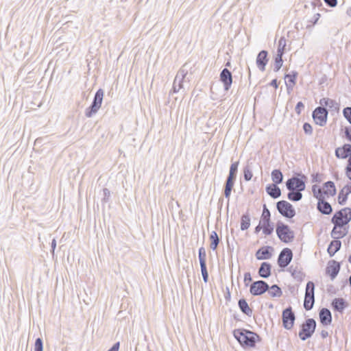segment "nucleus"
Masks as SVG:
<instances>
[{
    "label": "nucleus",
    "mask_w": 351,
    "mask_h": 351,
    "mask_svg": "<svg viewBox=\"0 0 351 351\" xmlns=\"http://www.w3.org/2000/svg\"><path fill=\"white\" fill-rule=\"evenodd\" d=\"M319 322L324 326L330 325L332 321V317L330 311L327 308H322L319 312Z\"/></svg>",
    "instance_id": "nucleus-20"
},
{
    "label": "nucleus",
    "mask_w": 351,
    "mask_h": 351,
    "mask_svg": "<svg viewBox=\"0 0 351 351\" xmlns=\"http://www.w3.org/2000/svg\"><path fill=\"white\" fill-rule=\"evenodd\" d=\"M317 209L319 213L326 215H328L332 212V208L330 204L325 199V197H321V199L317 201Z\"/></svg>",
    "instance_id": "nucleus-21"
},
{
    "label": "nucleus",
    "mask_w": 351,
    "mask_h": 351,
    "mask_svg": "<svg viewBox=\"0 0 351 351\" xmlns=\"http://www.w3.org/2000/svg\"><path fill=\"white\" fill-rule=\"evenodd\" d=\"M268 61V51L266 50H261L258 53L256 60V66L261 71H264L265 70Z\"/></svg>",
    "instance_id": "nucleus-19"
},
{
    "label": "nucleus",
    "mask_w": 351,
    "mask_h": 351,
    "mask_svg": "<svg viewBox=\"0 0 351 351\" xmlns=\"http://www.w3.org/2000/svg\"><path fill=\"white\" fill-rule=\"evenodd\" d=\"M238 306L240 311L247 316L251 317L253 313L252 309L250 307L247 300L245 298H241L238 301Z\"/></svg>",
    "instance_id": "nucleus-29"
},
{
    "label": "nucleus",
    "mask_w": 351,
    "mask_h": 351,
    "mask_svg": "<svg viewBox=\"0 0 351 351\" xmlns=\"http://www.w3.org/2000/svg\"><path fill=\"white\" fill-rule=\"evenodd\" d=\"M303 130L306 134L311 135L313 133V128L311 125L307 122L303 124Z\"/></svg>",
    "instance_id": "nucleus-46"
},
{
    "label": "nucleus",
    "mask_w": 351,
    "mask_h": 351,
    "mask_svg": "<svg viewBox=\"0 0 351 351\" xmlns=\"http://www.w3.org/2000/svg\"><path fill=\"white\" fill-rule=\"evenodd\" d=\"M307 176L302 172H294L291 178H289L285 185L289 191L287 198L291 202H298L302 199V192L306 189Z\"/></svg>",
    "instance_id": "nucleus-1"
},
{
    "label": "nucleus",
    "mask_w": 351,
    "mask_h": 351,
    "mask_svg": "<svg viewBox=\"0 0 351 351\" xmlns=\"http://www.w3.org/2000/svg\"><path fill=\"white\" fill-rule=\"evenodd\" d=\"M209 240L210 241V247L213 250H216L217 246L220 242V238L215 231H212L209 236Z\"/></svg>",
    "instance_id": "nucleus-34"
},
{
    "label": "nucleus",
    "mask_w": 351,
    "mask_h": 351,
    "mask_svg": "<svg viewBox=\"0 0 351 351\" xmlns=\"http://www.w3.org/2000/svg\"><path fill=\"white\" fill-rule=\"evenodd\" d=\"M341 229L346 230L345 226H337L334 225V227L330 232L331 237L334 239V240H339L341 238H343L348 233V230L346 232L341 231Z\"/></svg>",
    "instance_id": "nucleus-26"
},
{
    "label": "nucleus",
    "mask_w": 351,
    "mask_h": 351,
    "mask_svg": "<svg viewBox=\"0 0 351 351\" xmlns=\"http://www.w3.org/2000/svg\"><path fill=\"white\" fill-rule=\"evenodd\" d=\"M341 242L340 240H332L328 246L327 252L330 257L334 255L341 249Z\"/></svg>",
    "instance_id": "nucleus-30"
},
{
    "label": "nucleus",
    "mask_w": 351,
    "mask_h": 351,
    "mask_svg": "<svg viewBox=\"0 0 351 351\" xmlns=\"http://www.w3.org/2000/svg\"><path fill=\"white\" fill-rule=\"evenodd\" d=\"M295 320V315L292 307L289 306L282 311V326L287 330H291L294 325Z\"/></svg>",
    "instance_id": "nucleus-11"
},
{
    "label": "nucleus",
    "mask_w": 351,
    "mask_h": 351,
    "mask_svg": "<svg viewBox=\"0 0 351 351\" xmlns=\"http://www.w3.org/2000/svg\"><path fill=\"white\" fill-rule=\"evenodd\" d=\"M120 347V342H116L108 351H119Z\"/></svg>",
    "instance_id": "nucleus-53"
},
{
    "label": "nucleus",
    "mask_w": 351,
    "mask_h": 351,
    "mask_svg": "<svg viewBox=\"0 0 351 351\" xmlns=\"http://www.w3.org/2000/svg\"><path fill=\"white\" fill-rule=\"evenodd\" d=\"M269 85L274 87L275 88H277L278 87V83L277 79H274L271 81L269 83Z\"/></svg>",
    "instance_id": "nucleus-58"
},
{
    "label": "nucleus",
    "mask_w": 351,
    "mask_h": 351,
    "mask_svg": "<svg viewBox=\"0 0 351 351\" xmlns=\"http://www.w3.org/2000/svg\"><path fill=\"white\" fill-rule=\"evenodd\" d=\"M34 351H43V339L40 337L36 339L34 346Z\"/></svg>",
    "instance_id": "nucleus-44"
},
{
    "label": "nucleus",
    "mask_w": 351,
    "mask_h": 351,
    "mask_svg": "<svg viewBox=\"0 0 351 351\" xmlns=\"http://www.w3.org/2000/svg\"><path fill=\"white\" fill-rule=\"evenodd\" d=\"M298 75V73L297 71H292L289 73H286L285 75V78L288 80V82L289 84H295Z\"/></svg>",
    "instance_id": "nucleus-41"
},
{
    "label": "nucleus",
    "mask_w": 351,
    "mask_h": 351,
    "mask_svg": "<svg viewBox=\"0 0 351 351\" xmlns=\"http://www.w3.org/2000/svg\"><path fill=\"white\" fill-rule=\"evenodd\" d=\"M276 232L279 239L283 243H291L294 239V232L287 224L281 221H278L276 223Z\"/></svg>",
    "instance_id": "nucleus-3"
},
{
    "label": "nucleus",
    "mask_w": 351,
    "mask_h": 351,
    "mask_svg": "<svg viewBox=\"0 0 351 351\" xmlns=\"http://www.w3.org/2000/svg\"><path fill=\"white\" fill-rule=\"evenodd\" d=\"M320 16H321V15H320V14H319V13H317V14H315L314 15V16H313V21H311V22L313 23V24H315V23H317V21H318L319 19L320 18Z\"/></svg>",
    "instance_id": "nucleus-59"
},
{
    "label": "nucleus",
    "mask_w": 351,
    "mask_h": 351,
    "mask_svg": "<svg viewBox=\"0 0 351 351\" xmlns=\"http://www.w3.org/2000/svg\"><path fill=\"white\" fill-rule=\"evenodd\" d=\"M104 95V92L103 89L99 88L97 90L90 106L85 110L84 113L86 117L91 118L97 113L101 107Z\"/></svg>",
    "instance_id": "nucleus-5"
},
{
    "label": "nucleus",
    "mask_w": 351,
    "mask_h": 351,
    "mask_svg": "<svg viewBox=\"0 0 351 351\" xmlns=\"http://www.w3.org/2000/svg\"><path fill=\"white\" fill-rule=\"evenodd\" d=\"M259 222L264 226L263 234L265 235H271L273 233L274 225L271 221V213L265 204L263 206V212Z\"/></svg>",
    "instance_id": "nucleus-7"
},
{
    "label": "nucleus",
    "mask_w": 351,
    "mask_h": 351,
    "mask_svg": "<svg viewBox=\"0 0 351 351\" xmlns=\"http://www.w3.org/2000/svg\"><path fill=\"white\" fill-rule=\"evenodd\" d=\"M276 208L282 216L287 218L291 219L296 214L293 205L286 200L278 201L276 203Z\"/></svg>",
    "instance_id": "nucleus-9"
},
{
    "label": "nucleus",
    "mask_w": 351,
    "mask_h": 351,
    "mask_svg": "<svg viewBox=\"0 0 351 351\" xmlns=\"http://www.w3.org/2000/svg\"><path fill=\"white\" fill-rule=\"evenodd\" d=\"M271 177L275 184H279L283 181V174L280 169H274L271 173Z\"/></svg>",
    "instance_id": "nucleus-32"
},
{
    "label": "nucleus",
    "mask_w": 351,
    "mask_h": 351,
    "mask_svg": "<svg viewBox=\"0 0 351 351\" xmlns=\"http://www.w3.org/2000/svg\"><path fill=\"white\" fill-rule=\"evenodd\" d=\"M316 321L313 318L306 319L301 325L298 332V337L302 341H306L311 338L315 331Z\"/></svg>",
    "instance_id": "nucleus-4"
},
{
    "label": "nucleus",
    "mask_w": 351,
    "mask_h": 351,
    "mask_svg": "<svg viewBox=\"0 0 351 351\" xmlns=\"http://www.w3.org/2000/svg\"><path fill=\"white\" fill-rule=\"evenodd\" d=\"M186 73L184 71H180L174 80L172 90L174 93H177L183 87V80L185 77Z\"/></svg>",
    "instance_id": "nucleus-23"
},
{
    "label": "nucleus",
    "mask_w": 351,
    "mask_h": 351,
    "mask_svg": "<svg viewBox=\"0 0 351 351\" xmlns=\"http://www.w3.org/2000/svg\"><path fill=\"white\" fill-rule=\"evenodd\" d=\"M304 108V104L302 101H298L295 107V112L297 114H300L302 110Z\"/></svg>",
    "instance_id": "nucleus-47"
},
{
    "label": "nucleus",
    "mask_w": 351,
    "mask_h": 351,
    "mask_svg": "<svg viewBox=\"0 0 351 351\" xmlns=\"http://www.w3.org/2000/svg\"><path fill=\"white\" fill-rule=\"evenodd\" d=\"M244 284L245 287L249 285V283L252 281V278L250 272H245L244 274Z\"/></svg>",
    "instance_id": "nucleus-50"
},
{
    "label": "nucleus",
    "mask_w": 351,
    "mask_h": 351,
    "mask_svg": "<svg viewBox=\"0 0 351 351\" xmlns=\"http://www.w3.org/2000/svg\"><path fill=\"white\" fill-rule=\"evenodd\" d=\"M328 114V109L321 105L320 106L315 108L313 111L312 117L317 125L324 126L327 122Z\"/></svg>",
    "instance_id": "nucleus-10"
},
{
    "label": "nucleus",
    "mask_w": 351,
    "mask_h": 351,
    "mask_svg": "<svg viewBox=\"0 0 351 351\" xmlns=\"http://www.w3.org/2000/svg\"><path fill=\"white\" fill-rule=\"evenodd\" d=\"M341 269V264L335 260H330L328 261L326 268V273L328 275L332 280H333L338 275Z\"/></svg>",
    "instance_id": "nucleus-16"
},
{
    "label": "nucleus",
    "mask_w": 351,
    "mask_h": 351,
    "mask_svg": "<svg viewBox=\"0 0 351 351\" xmlns=\"http://www.w3.org/2000/svg\"><path fill=\"white\" fill-rule=\"evenodd\" d=\"M312 177V182H317L320 183L322 180L320 179V174L319 173H313L311 175Z\"/></svg>",
    "instance_id": "nucleus-51"
},
{
    "label": "nucleus",
    "mask_w": 351,
    "mask_h": 351,
    "mask_svg": "<svg viewBox=\"0 0 351 351\" xmlns=\"http://www.w3.org/2000/svg\"><path fill=\"white\" fill-rule=\"evenodd\" d=\"M103 193H104V197L102 199V201L104 202H108L109 200V197L110 196V191L108 189L104 188L103 189Z\"/></svg>",
    "instance_id": "nucleus-49"
},
{
    "label": "nucleus",
    "mask_w": 351,
    "mask_h": 351,
    "mask_svg": "<svg viewBox=\"0 0 351 351\" xmlns=\"http://www.w3.org/2000/svg\"><path fill=\"white\" fill-rule=\"evenodd\" d=\"M351 193V184H346L339 192L338 195V203L340 205H345L349 194Z\"/></svg>",
    "instance_id": "nucleus-24"
},
{
    "label": "nucleus",
    "mask_w": 351,
    "mask_h": 351,
    "mask_svg": "<svg viewBox=\"0 0 351 351\" xmlns=\"http://www.w3.org/2000/svg\"><path fill=\"white\" fill-rule=\"evenodd\" d=\"M320 335H321V337H322L323 339H325V338H326V337L328 336V331H326V330H322L321 331Z\"/></svg>",
    "instance_id": "nucleus-61"
},
{
    "label": "nucleus",
    "mask_w": 351,
    "mask_h": 351,
    "mask_svg": "<svg viewBox=\"0 0 351 351\" xmlns=\"http://www.w3.org/2000/svg\"><path fill=\"white\" fill-rule=\"evenodd\" d=\"M349 306L348 302L343 298H335L331 303L330 306L335 312L343 313L344 310Z\"/></svg>",
    "instance_id": "nucleus-17"
},
{
    "label": "nucleus",
    "mask_w": 351,
    "mask_h": 351,
    "mask_svg": "<svg viewBox=\"0 0 351 351\" xmlns=\"http://www.w3.org/2000/svg\"><path fill=\"white\" fill-rule=\"evenodd\" d=\"M289 271L291 273V276L296 279L298 281H302L304 274L303 272L298 267H293L291 265L289 267Z\"/></svg>",
    "instance_id": "nucleus-33"
},
{
    "label": "nucleus",
    "mask_w": 351,
    "mask_h": 351,
    "mask_svg": "<svg viewBox=\"0 0 351 351\" xmlns=\"http://www.w3.org/2000/svg\"><path fill=\"white\" fill-rule=\"evenodd\" d=\"M226 289H227V293L225 295V299L226 300L229 301V300H230L231 295H230V292L228 287H227Z\"/></svg>",
    "instance_id": "nucleus-60"
},
{
    "label": "nucleus",
    "mask_w": 351,
    "mask_h": 351,
    "mask_svg": "<svg viewBox=\"0 0 351 351\" xmlns=\"http://www.w3.org/2000/svg\"><path fill=\"white\" fill-rule=\"evenodd\" d=\"M335 155L337 158L346 159L351 155V145L345 143L343 146L339 147L335 150Z\"/></svg>",
    "instance_id": "nucleus-22"
},
{
    "label": "nucleus",
    "mask_w": 351,
    "mask_h": 351,
    "mask_svg": "<svg viewBox=\"0 0 351 351\" xmlns=\"http://www.w3.org/2000/svg\"><path fill=\"white\" fill-rule=\"evenodd\" d=\"M287 45V40L285 37H281L278 40V45L277 49V55L283 56L285 53V47Z\"/></svg>",
    "instance_id": "nucleus-38"
},
{
    "label": "nucleus",
    "mask_w": 351,
    "mask_h": 351,
    "mask_svg": "<svg viewBox=\"0 0 351 351\" xmlns=\"http://www.w3.org/2000/svg\"><path fill=\"white\" fill-rule=\"evenodd\" d=\"M199 265H200L201 273H202L203 280L205 283H206L208 281V272L207 270L206 263H202V264H199Z\"/></svg>",
    "instance_id": "nucleus-43"
},
{
    "label": "nucleus",
    "mask_w": 351,
    "mask_h": 351,
    "mask_svg": "<svg viewBox=\"0 0 351 351\" xmlns=\"http://www.w3.org/2000/svg\"><path fill=\"white\" fill-rule=\"evenodd\" d=\"M258 274L263 278H267L271 274V265L268 262H263L258 268Z\"/></svg>",
    "instance_id": "nucleus-25"
},
{
    "label": "nucleus",
    "mask_w": 351,
    "mask_h": 351,
    "mask_svg": "<svg viewBox=\"0 0 351 351\" xmlns=\"http://www.w3.org/2000/svg\"><path fill=\"white\" fill-rule=\"evenodd\" d=\"M312 192L314 197H315L317 201L321 199V197H324V192L323 189L315 184L312 186Z\"/></svg>",
    "instance_id": "nucleus-37"
},
{
    "label": "nucleus",
    "mask_w": 351,
    "mask_h": 351,
    "mask_svg": "<svg viewBox=\"0 0 351 351\" xmlns=\"http://www.w3.org/2000/svg\"><path fill=\"white\" fill-rule=\"evenodd\" d=\"M231 192H232L231 189H227L224 188L223 194H224L225 197L226 199H228V202H229Z\"/></svg>",
    "instance_id": "nucleus-54"
},
{
    "label": "nucleus",
    "mask_w": 351,
    "mask_h": 351,
    "mask_svg": "<svg viewBox=\"0 0 351 351\" xmlns=\"http://www.w3.org/2000/svg\"><path fill=\"white\" fill-rule=\"evenodd\" d=\"M315 304V284L313 281H308L306 285L304 299V308L306 311H310Z\"/></svg>",
    "instance_id": "nucleus-8"
},
{
    "label": "nucleus",
    "mask_w": 351,
    "mask_h": 351,
    "mask_svg": "<svg viewBox=\"0 0 351 351\" xmlns=\"http://www.w3.org/2000/svg\"><path fill=\"white\" fill-rule=\"evenodd\" d=\"M323 190L325 196H334L336 193V187L335 183L332 181H328L324 184Z\"/></svg>",
    "instance_id": "nucleus-31"
},
{
    "label": "nucleus",
    "mask_w": 351,
    "mask_h": 351,
    "mask_svg": "<svg viewBox=\"0 0 351 351\" xmlns=\"http://www.w3.org/2000/svg\"><path fill=\"white\" fill-rule=\"evenodd\" d=\"M267 292L272 298H279L282 295V289L278 285L269 286V289L267 290Z\"/></svg>",
    "instance_id": "nucleus-35"
},
{
    "label": "nucleus",
    "mask_w": 351,
    "mask_h": 351,
    "mask_svg": "<svg viewBox=\"0 0 351 351\" xmlns=\"http://www.w3.org/2000/svg\"><path fill=\"white\" fill-rule=\"evenodd\" d=\"M232 334L243 348H254L256 347V343L261 341V337L259 335L245 328L234 329Z\"/></svg>",
    "instance_id": "nucleus-2"
},
{
    "label": "nucleus",
    "mask_w": 351,
    "mask_h": 351,
    "mask_svg": "<svg viewBox=\"0 0 351 351\" xmlns=\"http://www.w3.org/2000/svg\"><path fill=\"white\" fill-rule=\"evenodd\" d=\"M239 165V161L232 162L230 165L229 173L224 184V188L232 190L237 179Z\"/></svg>",
    "instance_id": "nucleus-12"
},
{
    "label": "nucleus",
    "mask_w": 351,
    "mask_h": 351,
    "mask_svg": "<svg viewBox=\"0 0 351 351\" xmlns=\"http://www.w3.org/2000/svg\"><path fill=\"white\" fill-rule=\"evenodd\" d=\"M351 221V208L345 207L335 212L331 218V223L337 226H347Z\"/></svg>",
    "instance_id": "nucleus-6"
},
{
    "label": "nucleus",
    "mask_w": 351,
    "mask_h": 351,
    "mask_svg": "<svg viewBox=\"0 0 351 351\" xmlns=\"http://www.w3.org/2000/svg\"><path fill=\"white\" fill-rule=\"evenodd\" d=\"M198 258L199 261V264L206 263V253L205 248L204 247H201L198 250Z\"/></svg>",
    "instance_id": "nucleus-42"
},
{
    "label": "nucleus",
    "mask_w": 351,
    "mask_h": 351,
    "mask_svg": "<svg viewBox=\"0 0 351 351\" xmlns=\"http://www.w3.org/2000/svg\"><path fill=\"white\" fill-rule=\"evenodd\" d=\"M295 84H289V83H286V86H287V91L289 92V90H293V87L295 86Z\"/></svg>",
    "instance_id": "nucleus-62"
},
{
    "label": "nucleus",
    "mask_w": 351,
    "mask_h": 351,
    "mask_svg": "<svg viewBox=\"0 0 351 351\" xmlns=\"http://www.w3.org/2000/svg\"><path fill=\"white\" fill-rule=\"evenodd\" d=\"M293 258V252L290 248L285 247L280 252L278 259L277 263L278 265L282 269H284L287 267L289 263L291 262Z\"/></svg>",
    "instance_id": "nucleus-13"
},
{
    "label": "nucleus",
    "mask_w": 351,
    "mask_h": 351,
    "mask_svg": "<svg viewBox=\"0 0 351 351\" xmlns=\"http://www.w3.org/2000/svg\"><path fill=\"white\" fill-rule=\"evenodd\" d=\"M344 131V136L348 141L351 142V128L349 126H346L343 128Z\"/></svg>",
    "instance_id": "nucleus-48"
},
{
    "label": "nucleus",
    "mask_w": 351,
    "mask_h": 351,
    "mask_svg": "<svg viewBox=\"0 0 351 351\" xmlns=\"http://www.w3.org/2000/svg\"><path fill=\"white\" fill-rule=\"evenodd\" d=\"M347 14L351 16V7L347 10Z\"/></svg>",
    "instance_id": "nucleus-63"
},
{
    "label": "nucleus",
    "mask_w": 351,
    "mask_h": 351,
    "mask_svg": "<svg viewBox=\"0 0 351 351\" xmlns=\"http://www.w3.org/2000/svg\"><path fill=\"white\" fill-rule=\"evenodd\" d=\"M264 226L260 223L255 227L254 233L258 234L262 230L263 231Z\"/></svg>",
    "instance_id": "nucleus-56"
},
{
    "label": "nucleus",
    "mask_w": 351,
    "mask_h": 351,
    "mask_svg": "<svg viewBox=\"0 0 351 351\" xmlns=\"http://www.w3.org/2000/svg\"><path fill=\"white\" fill-rule=\"evenodd\" d=\"M265 191L274 199H277L281 196V190L278 186V184H268L265 188Z\"/></svg>",
    "instance_id": "nucleus-28"
},
{
    "label": "nucleus",
    "mask_w": 351,
    "mask_h": 351,
    "mask_svg": "<svg viewBox=\"0 0 351 351\" xmlns=\"http://www.w3.org/2000/svg\"><path fill=\"white\" fill-rule=\"evenodd\" d=\"M51 252L53 254H54V251H55L56 247V240L55 239H53L52 241H51Z\"/></svg>",
    "instance_id": "nucleus-57"
},
{
    "label": "nucleus",
    "mask_w": 351,
    "mask_h": 351,
    "mask_svg": "<svg viewBox=\"0 0 351 351\" xmlns=\"http://www.w3.org/2000/svg\"><path fill=\"white\" fill-rule=\"evenodd\" d=\"M320 105L324 107H328L330 110L339 112V104L335 100L329 98H322L319 101Z\"/></svg>",
    "instance_id": "nucleus-27"
},
{
    "label": "nucleus",
    "mask_w": 351,
    "mask_h": 351,
    "mask_svg": "<svg viewBox=\"0 0 351 351\" xmlns=\"http://www.w3.org/2000/svg\"><path fill=\"white\" fill-rule=\"evenodd\" d=\"M345 172H346V176L351 181V167L346 166V168H345Z\"/></svg>",
    "instance_id": "nucleus-55"
},
{
    "label": "nucleus",
    "mask_w": 351,
    "mask_h": 351,
    "mask_svg": "<svg viewBox=\"0 0 351 351\" xmlns=\"http://www.w3.org/2000/svg\"><path fill=\"white\" fill-rule=\"evenodd\" d=\"M282 56H283L277 55V54H276V56H274V72H278L282 66V64H283Z\"/></svg>",
    "instance_id": "nucleus-39"
},
{
    "label": "nucleus",
    "mask_w": 351,
    "mask_h": 351,
    "mask_svg": "<svg viewBox=\"0 0 351 351\" xmlns=\"http://www.w3.org/2000/svg\"><path fill=\"white\" fill-rule=\"evenodd\" d=\"M219 80L223 84L224 90L228 92L232 84V74L231 71L227 68L223 69L219 74Z\"/></svg>",
    "instance_id": "nucleus-15"
},
{
    "label": "nucleus",
    "mask_w": 351,
    "mask_h": 351,
    "mask_svg": "<svg viewBox=\"0 0 351 351\" xmlns=\"http://www.w3.org/2000/svg\"><path fill=\"white\" fill-rule=\"evenodd\" d=\"M250 226V217L248 213L243 214L241 217V230L244 231Z\"/></svg>",
    "instance_id": "nucleus-36"
},
{
    "label": "nucleus",
    "mask_w": 351,
    "mask_h": 351,
    "mask_svg": "<svg viewBox=\"0 0 351 351\" xmlns=\"http://www.w3.org/2000/svg\"><path fill=\"white\" fill-rule=\"evenodd\" d=\"M348 282H349L350 286L351 287V275L350 276V277L348 278Z\"/></svg>",
    "instance_id": "nucleus-64"
},
{
    "label": "nucleus",
    "mask_w": 351,
    "mask_h": 351,
    "mask_svg": "<svg viewBox=\"0 0 351 351\" xmlns=\"http://www.w3.org/2000/svg\"><path fill=\"white\" fill-rule=\"evenodd\" d=\"M273 251L271 246H263L256 251L255 256L258 260H267L271 258Z\"/></svg>",
    "instance_id": "nucleus-18"
},
{
    "label": "nucleus",
    "mask_w": 351,
    "mask_h": 351,
    "mask_svg": "<svg viewBox=\"0 0 351 351\" xmlns=\"http://www.w3.org/2000/svg\"><path fill=\"white\" fill-rule=\"evenodd\" d=\"M343 115L348 122L351 124V107H346L343 110Z\"/></svg>",
    "instance_id": "nucleus-45"
},
{
    "label": "nucleus",
    "mask_w": 351,
    "mask_h": 351,
    "mask_svg": "<svg viewBox=\"0 0 351 351\" xmlns=\"http://www.w3.org/2000/svg\"><path fill=\"white\" fill-rule=\"evenodd\" d=\"M269 289V285L265 281L259 280L253 282L250 287V293L254 296L261 295Z\"/></svg>",
    "instance_id": "nucleus-14"
},
{
    "label": "nucleus",
    "mask_w": 351,
    "mask_h": 351,
    "mask_svg": "<svg viewBox=\"0 0 351 351\" xmlns=\"http://www.w3.org/2000/svg\"><path fill=\"white\" fill-rule=\"evenodd\" d=\"M324 1L325 3L330 8H334L337 4V0H324Z\"/></svg>",
    "instance_id": "nucleus-52"
},
{
    "label": "nucleus",
    "mask_w": 351,
    "mask_h": 351,
    "mask_svg": "<svg viewBox=\"0 0 351 351\" xmlns=\"http://www.w3.org/2000/svg\"><path fill=\"white\" fill-rule=\"evenodd\" d=\"M243 178H244L245 181L248 182V181L251 180V179L253 176V174H252V170L250 168L249 164L246 165L243 167Z\"/></svg>",
    "instance_id": "nucleus-40"
}]
</instances>
